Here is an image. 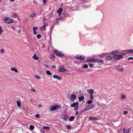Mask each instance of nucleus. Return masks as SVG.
Masks as SVG:
<instances>
[{"instance_id":"obj_35","label":"nucleus","mask_w":133,"mask_h":133,"mask_svg":"<svg viewBox=\"0 0 133 133\" xmlns=\"http://www.w3.org/2000/svg\"><path fill=\"white\" fill-rule=\"evenodd\" d=\"M82 67L85 69H87L88 67V66L87 64H84Z\"/></svg>"},{"instance_id":"obj_8","label":"nucleus","mask_w":133,"mask_h":133,"mask_svg":"<svg viewBox=\"0 0 133 133\" xmlns=\"http://www.w3.org/2000/svg\"><path fill=\"white\" fill-rule=\"evenodd\" d=\"M58 70L59 72H62L66 71V70L64 68L63 66L61 65L60 66Z\"/></svg>"},{"instance_id":"obj_36","label":"nucleus","mask_w":133,"mask_h":133,"mask_svg":"<svg viewBox=\"0 0 133 133\" xmlns=\"http://www.w3.org/2000/svg\"><path fill=\"white\" fill-rule=\"evenodd\" d=\"M37 37L38 39H39L41 37V35L40 34H38L37 35Z\"/></svg>"},{"instance_id":"obj_61","label":"nucleus","mask_w":133,"mask_h":133,"mask_svg":"<svg viewBox=\"0 0 133 133\" xmlns=\"http://www.w3.org/2000/svg\"><path fill=\"white\" fill-rule=\"evenodd\" d=\"M34 3H36V2H35V1H34Z\"/></svg>"},{"instance_id":"obj_31","label":"nucleus","mask_w":133,"mask_h":133,"mask_svg":"<svg viewBox=\"0 0 133 133\" xmlns=\"http://www.w3.org/2000/svg\"><path fill=\"white\" fill-rule=\"evenodd\" d=\"M75 118L74 117L72 116L71 117L69 118V121H72L73 119H74Z\"/></svg>"},{"instance_id":"obj_2","label":"nucleus","mask_w":133,"mask_h":133,"mask_svg":"<svg viewBox=\"0 0 133 133\" xmlns=\"http://www.w3.org/2000/svg\"><path fill=\"white\" fill-rule=\"evenodd\" d=\"M61 108L60 105L56 104L55 106H52L49 108V110L51 111H55L57 109H60Z\"/></svg>"},{"instance_id":"obj_34","label":"nucleus","mask_w":133,"mask_h":133,"mask_svg":"<svg viewBox=\"0 0 133 133\" xmlns=\"http://www.w3.org/2000/svg\"><path fill=\"white\" fill-rule=\"evenodd\" d=\"M89 119H92L94 120H97V119L94 117H89Z\"/></svg>"},{"instance_id":"obj_55","label":"nucleus","mask_w":133,"mask_h":133,"mask_svg":"<svg viewBox=\"0 0 133 133\" xmlns=\"http://www.w3.org/2000/svg\"><path fill=\"white\" fill-rule=\"evenodd\" d=\"M11 28L14 31H15L16 30L14 28V27L13 26L11 27Z\"/></svg>"},{"instance_id":"obj_29","label":"nucleus","mask_w":133,"mask_h":133,"mask_svg":"<svg viewBox=\"0 0 133 133\" xmlns=\"http://www.w3.org/2000/svg\"><path fill=\"white\" fill-rule=\"evenodd\" d=\"M90 99L91 100H93L94 98V96L93 94L90 95Z\"/></svg>"},{"instance_id":"obj_4","label":"nucleus","mask_w":133,"mask_h":133,"mask_svg":"<svg viewBox=\"0 0 133 133\" xmlns=\"http://www.w3.org/2000/svg\"><path fill=\"white\" fill-rule=\"evenodd\" d=\"M78 102H74L71 105V107H74V109L76 110L78 108Z\"/></svg>"},{"instance_id":"obj_59","label":"nucleus","mask_w":133,"mask_h":133,"mask_svg":"<svg viewBox=\"0 0 133 133\" xmlns=\"http://www.w3.org/2000/svg\"><path fill=\"white\" fill-rule=\"evenodd\" d=\"M18 32H20L21 31L19 29L18 30Z\"/></svg>"},{"instance_id":"obj_9","label":"nucleus","mask_w":133,"mask_h":133,"mask_svg":"<svg viewBox=\"0 0 133 133\" xmlns=\"http://www.w3.org/2000/svg\"><path fill=\"white\" fill-rule=\"evenodd\" d=\"M96 61H98V58H90L88 59V58L87 60V61L88 62H94Z\"/></svg>"},{"instance_id":"obj_38","label":"nucleus","mask_w":133,"mask_h":133,"mask_svg":"<svg viewBox=\"0 0 133 133\" xmlns=\"http://www.w3.org/2000/svg\"><path fill=\"white\" fill-rule=\"evenodd\" d=\"M30 91L32 92H36V90H35L34 89H30Z\"/></svg>"},{"instance_id":"obj_30","label":"nucleus","mask_w":133,"mask_h":133,"mask_svg":"<svg viewBox=\"0 0 133 133\" xmlns=\"http://www.w3.org/2000/svg\"><path fill=\"white\" fill-rule=\"evenodd\" d=\"M68 117H69L67 115H65L63 117V119L64 120H66L68 119Z\"/></svg>"},{"instance_id":"obj_45","label":"nucleus","mask_w":133,"mask_h":133,"mask_svg":"<svg viewBox=\"0 0 133 133\" xmlns=\"http://www.w3.org/2000/svg\"><path fill=\"white\" fill-rule=\"evenodd\" d=\"M127 113H128V112L127 111H125L123 112V114L124 115H125L126 114H127Z\"/></svg>"},{"instance_id":"obj_6","label":"nucleus","mask_w":133,"mask_h":133,"mask_svg":"<svg viewBox=\"0 0 133 133\" xmlns=\"http://www.w3.org/2000/svg\"><path fill=\"white\" fill-rule=\"evenodd\" d=\"M76 57L77 59H79L81 61H83L85 58V56H84L77 55L76 56Z\"/></svg>"},{"instance_id":"obj_51","label":"nucleus","mask_w":133,"mask_h":133,"mask_svg":"<svg viewBox=\"0 0 133 133\" xmlns=\"http://www.w3.org/2000/svg\"><path fill=\"white\" fill-rule=\"evenodd\" d=\"M56 67V66L55 65H53V66H51V68H55Z\"/></svg>"},{"instance_id":"obj_50","label":"nucleus","mask_w":133,"mask_h":133,"mask_svg":"<svg viewBox=\"0 0 133 133\" xmlns=\"http://www.w3.org/2000/svg\"><path fill=\"white\" fill-rule=\"evenodd\" d=\"M99 56V57L101 58H103L104 57V56H103V55L102 54L100 55Z\"/></svg>"},{"instance_id":"obj_3","label":"nucleus","mask_w":133,"mask_h":133,"mask_svg":"<svg viewBox=\"0 0 133 133\" xmlns=\"http://www.w3.org/2000/svg\"><path fill=\"white\" fill-rule=\"evenodd\" d=\"M5 22L8 24L12 23L14 22V20L9 17H8L4 19Z\"/></svg>"},{"instance_id":"obj_41","label":"nucleus","mask_w":133,"mask_h":133,"mask_svg":"<svg viewBox=\"0 0 133 133\" xmlns=\"http://www.w3.org/2000/svg\"><path fill=\"white\" fill-rule=\"evenodd\" d=\"M35 15L36 14H35L33 13L30 15V17H35Z\"/></svg>"},{"instance_id":"obj_28","label":"nucleus","mask_w":133,"mask_h":133,"mask_svg":"<svg viewBox=\"0 0 133 133\" xmlns=\"http://www.w3.org/2000/svg\"><path fill=\"white\" fill-rule=\"evenodd\" d=\"M43 129H46L49 130L50 129V128L49 127H48L46 126H44L42 128Z\"/></svg>"},{"instance_id":"obj_64","label":"nucleus","mask_w":133,"mask_h":133,"mask_svg":"<svg viewBox=\"0 0 133 133\" xmlns=\"http://www.w3.org/2000/svg\"><path fill=\"white\" fill-rule=\"evenodd\" d=\"M45 18H44V19H43V20H45Z\"/></svg>"},{"instance_id":"obj_26","label":"nucleus","mask_w":133,"mask_h":133,"mask_svg":"<svg viewBox=\"0 0 133 133\" xmlns=\"http://www.w3.org/2000/svg\"><path fill=\"white\" fill-rule=\"evenodd\" d=\"M34 126L32 125H30L29 126V129L31 130H32L34 129Z\"/></svg>"},{"instance_id":"obj_40","label":"nucleus","mask_w":133,"mask_h":133,"mask_svg":"<svg viewBox=\"0 0 133 133\" xmlns=\"http://www.w3.org/2000/svg\"><path fill=\"white\" fill-rule=\"evenodd\" d=\"M1 53H3L4 52V49H1Z\"/></svg>"},{"instance_id":"obj_11","label":"nucleus","mask_w":133,"mask_h":133,"mask_svg":"<svg viewBox=\"0 0 133 133\" xmlns=\"http://www.w3.org/2000/svg\"><path fill=\"white\" fill-rule=\"evenodd\" d=\"M94 107V105L93 104H91L90 105H87L86 107V109L87 110H90L92 109Z\"/></svg>"},{"instance_id":"obj_60","label":"nucleus","mask_w":133,"mask_h":133,"mask_svg":"<svg viewBox=\"0 0 133 133\" xmlns=\"http://www.w3.org/2000/svg\"><path fill=\"white\" fill-rule=\"evenodd\" d=\"M15 0H10V1L12 2H13Z\"/></svg>"},{"instance_id":"obj_19","label":"nucleus","mask_w":133,"mask_h":133,"mask_svg":"<svg viewBox=\"0 0 133 133\" xmlns=\"http://www.w3.org/2000/svg\"><path fill=\"white\" fill-rule=\"evenodd\" d=\"M126 54H133V49H129L128 51V52L126 53Z\"/></svg>"},{"instance_id":"obj_32","label":"nucleus","mask_w":133,"mask_h":133,"mask_svg":"<svg viewBox=\"0 0 133 133\" xmlns=\"http://www.w3.org/2000/svg\"><path fill=\"white\" fill-rule=\"evenodd\" d=\"M35 77L36 79L38 80H39L41 78V77L38 76L37 75H35Z\"/></svg>"},{"instance_id":"obj_57","label":"nucleus","mask_w":133,"mask_h":133,"mask_svg":"<svg viewBox=\"0 0 133 133\" xmlns=\"http://www.w3.org/2000/svg\"><path fill=\"white\" fill-rule=\"evenodd\" d=\"M128 50H125V51H124V52H127V53H128Z\"/></svg>"},{"instance_id":"obj_54","label":"nucleus","mask_w":133,"mask_h":133,"mask_svg":"<svg viewBox=\"0 0 133 133\" xmlns=\"http://www.w3.org/2000/svg\"><path fill=\"white\" fill-rule=\"evenodd\" d=\"M38 106L39 108H41L42 107V106L41 104L39 105Z\"/></svg>"},{"instance_id":"obj_12","label":"nucleus","mask_w":133,"mask_h":133,"mask_svg":"<svg viewBox=\"0 0 133 133\" xmlns=\"http://www.w3.org/2000/svg\"><path fill=\"white\" fill-rule=\"evenodd\" d=\"M131 129L130 128H129L127 129V130H125L124 128L123 129V133H129Z\"/></svg>"},{"instance_id":"obj_63","label":"nucleus","mask_w":133,"mask_h":133,"mask_svg":"<svg viewBox=\"0 0 133 133\" xmlns=\"http://www.w3.org/2000/svg\"><path fill=\"white\" fill-rule=\"evenodd\" d=\"M1 0H0V2H1Z\"/></svg>"},{"instance_id":"obj_44","label":"nucleus","mask_w":133,"mask_h":133,"mask_svg":"<svg viewBox=\"0 0 133 133\" xmlns=\"http://www.w3.org/2000/svg\"><path fill=\"white\" fill-rule=\"evenodd\" d=\"M127 59L128 60H129L130 59L133 60V57H130L129 58H128Z\"/></svg>"},{"instance_id":"obj_47","label":"nucleus","mask_w":133,"mask_h":133,"mask_svg":"<svg viewBox=\"0 0 133 133\" xmlns=\"http://www.w3.org/2000/svg\"><path fill=\"white\" fill-rule=\"evenodd\" d=\"M35 116L37 118H39V116L38 114H36L35 115Z\"/></svg>"},{"instance_id":"obj_15","label":"nucleus","mask_w":133,"mask_h":133,"mask_svg":"<svg viewBox=\"0 0 133 133\" xmlns=\"http://www.w3.org/2000/svg\"><path fill=\"white\" fill-rule=\"evenodd\" d=\"M112 59V57L110 56H107L105 59L106 61H109L111 60Z\"/></svg>"},{"instance_id":"obj_49","label":"nucleus","mask_w":133,"mask_h":133,"mask_svg":"<svg viewBox=\"0 0 133 133\" xmlns=\"http://www.w3.org/2000/svg\"><path fill=\"white\" fill-rule=\"evenodd\" d=\"M48 25V24H44V25H43V26L45 28V27H47Z\"/></svg>"},{"instance_id":"obj_25","label":"nucleus","mask_w":133,"mask_h":133,"mask_svg":"<svg viewBox=\"0 0 133 133\" xmlns=\"http://www.w3.org/2000/svg\"><path fill=\"white\" fill-rule=\"evenodd\" d=\"M92 100H91V99L88 100L87 102V103L88 104H90L92 103L93 102V101H92Z\"/></svg>"},{"instance_id":"obj_58","label":"nucleus","mask_w":133,"mask_h":133,"mask_svg":"<svg viewBox=\"0 0 133 133\" xmlns=\"http://www.w3.org/2000/svg\"><path fill=\"white\" fill-rule=\"evenodd\" d=\"M59 13V15H60L61 14V12H58Z\"/></svg>"},{"instance_id":"obj_39","label":"nucleus","mask_w":133,"mask_h":133,"mask_svg":"<svg viewBox=\"0 0 133 133\" xmlns=\"http://www.w3.org/2000/svg\"><path fill=\"white\" fill-rule=\"evenodd\" d=\"M96 62H99V63H103V60H98V61H96Z\"/></svg>"},{"instance_id":"obj_56","label":"nucleus","mask_w":133,"mask_h":133,"mask_svg":"<svg viewBox=\"0 0 133 133\" xmlns=\"http://www.w3.org/2000/svg\"><path fill=\"white\" fill-rule=\"evenodd\" d=\"M30 101H31V102H32V103H33V99H30Z\"/></svg>"},{"instance_id":"obj_16","label":"nucleus","mask_w":133,"mask_h":133,"mask_svg":"<svg viewBox=\"0 0 133 133\" xmlns=\"http://www.w3.org/2000/svg\"><path fill=\"white\" fill-rule=\"evenodd\" d=\"M37 29V27H35L33 28V32L34 34H37V32L36 31V30Z\"/></svg>"},{"instance_id":"obj_17","label":"nucleus","mask_w":133,"mask_h":133,"mask_svg":"<svg viewBox=\"0 0 133 133\" xmlns=\"http://www.w3.org/2000/svg\"><path fill=\"white\" fill-rule=\"evenodd\" d=\"M35 60H37L39 59V57L36 56V54H34L32 57Z\"/></svg>"},{"instance_id":"obj_10","label":"nucleus","mask_w":133,"mask_h":133,"mask_svg":"<svg viewBox=\"0 0 133 133\" xmlns=\"http://www.w3.org/2000/svg\"><path fill=\"white\" fill-rule=\"evenodd\" d=\"M53 78L59 80H61L62 79V77L56 75H54L53 76Z\"/></svg>"},{"instance_id":"obj_18","label":"nucleus","mask_w":133,"mask_h":133,"mask_svg":"<svg viewBox=\"0 0 133 133\" xmlns=\"http://www.w3.org/2000/svg\"><path fill=\"white\" fill-rule=\"evenodd\" d=\"M17 16V15L16 13H14L13 14L11 15L10 17L13 18H15Z\"/></svg>"},{"instance_id":"obj_62","label":"nucleus","mask_w":133,"mask_h":133,"mask_svg":"<svg viewBox=\"0 0 133 133\" xmlns=\"http://www.w3.org/2000/svg\"><path fill=\"white\" fill-rule=\"evenodd\" d=\"M46 66H47V67H48V65H46Z\"/></svg>"},{"instance_id":"obj_20","label":"nucleus","mask_w":133,"mask_h":133,"mask_svg":"<svg viewBox=\"0 0 133 133\" xmlns=\"http://www.w3.org/2000/svg\"><path fill=\"white\" fill-rule=\"evenodd\" d=\"M122 100H124L126 99V96L124 94H122L121 96Z\"/></svg>"},{"instance_id":"obj_5","label":"nucleus","mask_w":133,"mask_h":133,"mask_svg":"<svg viewBox=\"0 0 133 133\" xmlns=\"http://www.w3.org/2000/svg\"><path fill=\"white\" fill-rule=\"evenodd\" d=\"M54 53L56 56L58 57H63L64 56V54L63 53L57 50H55Z\"/></svg>"},{"instance_id":"obj_23","label":"nucleus","mask_w":133,"mask_h":133,"mask_svg":"<svg viewBox=\"0 0 133 133\" xmlns=\"http://www.w3.org/2000/svg\"><path fill=\"white\" fill-rule=\"evenodd\" d=\"M63 11V9L61 8H59L57 11V12H61Z\"/></svg>"},{"instance_id":"obj_13","label":"nucleus","mask_w":133,"mask_h":133,"mask_svg":"<svg viewBox=\"0 0 133 133\" xmlns=\"http://www.w3.org/2000/svg\"><path fill=\"white\" fill-rule=\"evenodd\" d=\"M10 70L11 71H14L16 73L18 72V70L15 67L11 68H10Z\"/></svg>"},{"instance_id":"obj_27","label":"nucleus","mask_w":133,"mask_h":133,"mask_svg":"<svg viewBox=\"0 0 133 133\" xmlns=\"http://www.w3.org/2000/svg\"><path fill=\"white\" fill-rule=\"evenodd\" d=\"M117 70H118L120 72H122L123 71V69L122 68H118L117 69Z\"/></svg>"},{"instance_id":"obj_14","label":"nucleus","mask_w":133,"mask_h":133,"mask_svg":"<svg viewBox=\"0 0 133 133\" xmlns=\"http://www.w3.org/2000/svg\"><path fill=\"white\" fill-rule=\"evenodd\" d=\"M88 92L90 95H91L93 94L94 93V91L93 89H90L88 90Z\"/></svg>"},{"instance_id":"obj_53","label":"nucleus","mask_w":133,"mask_h":133,"mask_svg":"<svg viewBox=\"0 0 133 133\" xmlns=\"http://www.w3.org/2000/svg\"><path fill=\"white\" fill-rule=\"evenodd\" d=\"M102 55H103V56H104L105 55H107V53H104V54H102Z\"/></svg>"},{"instance_id":"obj_37","label":"nucleus","mask_w":133,"mask_h":133,"mask_svg":"<svg viewBox=\"0 0 133 133\" xmlns=\"http://www.w3.org/2000/svg\"><path fill=\"white\" fill-rule=\"evenodd\" d=\"M65 127L67 128V129L70 130L71 128V127L70 126L68 125H66Z\"/></svg>"},{"instance_id":"obj_33","label":"nucleus","mask_w":133,"mask_h":133,"mask_svg":"<svg viewBox=\"0 0 133 133\" xmlns=\"http://www.w3.org/2000/svg\"><path fill=\"white\" fill-rule=\"evenodd\" d=\"M79 101H82L84 99V96H82L78 98Z\"/></svg>"},{"instance_id":"obj_52","label":"nucleus","mask_w":133,"mask_h":133,"mask_svg":"<svg viewBox=\"0 0 133 133\" xmlns=\"http://www.w3.org/2000/svg\"><path fill=\"white\" fill-rule=\"evenodd\" d=\"M78 112L77 111H76V113L75 114V115H78Z\"/></svg>"},{"instance_id":"obj_24","label":"nucleus","mask_w":133,"mask_h":133,"mask_svg":"<svg viewBox=\"0 0 133 133\" xmlns=\"http://www.w3.org/2000/svg\"><path fill=\"white\" fill-rule=\"evenodd\" d=\"M46 74L48 75H51V72L49 70H47L46 71Z\"/></svg>"},{"instance_id":"obj_42","label":"nucleus","mask_w":133,"mask_h":133,"mask_svg":"<svg viewBox=\"0 0 133 133\" xmlns=\"http://www.w3.org/2000/svg\"><path fill=\"white\" fill-rule=\"evenodd\" d=\"M89 66L90 68H92L93 66V65L92 64L90 63L89 64Z\"/></svg>"},{"instance_id":"obj_7","label":"nucleus","mask_w":133,"mask_h":133,"mask_svg":"<svg viewBox=\"0 0 133 133\" xmlns=\"http://www.w3.org/2000/svg\"><path fill=\"white\" fill-rule=\"evenodd\" d=\"M76 96L75 94H72L70 98V100L71 101H74L76 98Z\"/></svg>"},{"instance_id":"obj_22","label":"nucleus","mask_w":133,"mask_h":133,"mask_svg":"<svg viewBox=\"0 0 133 133\" xmlns=\"http://www.w3.org/2000/svg\"><path fill=\"white\" fill-rule=\"evenodd\" d=\"M118 52V51L117 50H116L112 51L111 52V53L113 54H117Z\"/></svg>"},{"instance_id":"obj_48","label":"nucleus","mask_w":133,"mask_h":133,"mask_svg":"<svg viewBox=\"0 0 133 133\" xmlns=\"http://www.w3.org/2000/svg\"><path fill=\"white\" fill-rule=\"evenodd\" d=\"M43 3L44 4H46V0H43Z\"/></svg>"},{"instance_id":"obj_1","label":"nucleus","mask_w":133,"mask_h":133,"mask_svg":"<svg viewBox=\"0 0 133 133\" xmlns=\"http://www.w3.org/2000/svg\"><path fill=\"white\" fill-rule=\"evenodd\" d=\"M126 54V53H122L121 54L114 55V58L117 60H119L123 58Z\"/></svg>"},{"instance_id":"obj_21","label":"nucleus","mask_w":133,"mask_h":133,"mask_svg":"<svg viewBox=\"0 0 133 133\" xmlns=\"http://www.w3.org/2000/svg\"><path fill=\"white\" fill-rule=\"evenodd\" d=\"M16 102L17 107H20L21 106V102L18 100H17Z\"/></svg>"},{"instance_id":"obj_43","label":"nucleus","mask_w":133,"mask_h":133,"mask_svg":"<svg viewBox=\"0 0 133 133\" xmlns=\"http://www.w3.org/2000/svg\"><path fill=\"white\" fill-rule=\"evenodd\" d=\"M45 29V28L43 26H42L41 28V30L42 31L44 30Z\"/></svg>"},{"instance_id":"obj_46","label":"nucleus","mask_w":133,"mask_h":133,"mask_svg":"<svg viewBox=\"0 0 133 133\" xmlns=\"http://www.w3.org/2000/svg\"><path fill=\"white\" fill-rule=\"evenodd\" d=\"M2 28L0 26V34H2Z\"/></svg>"}]
</instances>
